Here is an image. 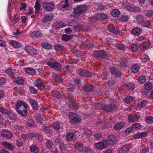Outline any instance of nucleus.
Segmentation results:
<instances>
[{"label":"nucleus","instance_id":"1","mask_svg":"<svg viewBox=\"0 0 153 153\" xmlns=\"http://www.w3.org/2000/svg\"><path fill=\"white\" fill-rule=\"evenodd\" d=\"M16 108L18 112L23 115L26 114L27 106L25 103L23 102H19L16 105Z\"/></svg>","mask_w":153,"mask_h":153},{"label":"nucleus","instance_id":"2","mask_svg":"<svg viewBox=\"0 0 153 153\" xmlns=\"http://www.w3.org/2000/svg\"><path fill=\"white\" fill-rule=\"evenodd\" d=\"M109 144V141L107 140H105L102 142L97 143L95 145V147L97 149L103 150L107 147Z\"/></svg>","mask_w":153,"mask_h":153},{"label":"nucleus","instance_id":"3","mask_svg":"<svg viewBox=\"0 0 153 153\" xmlns=\"http://www.w3.org/2000/svg\"><path fill=\"white\" fill-rule=\"evenodd\" d=\"M122 7L126 9V10H128L131 11L136 12L139 10V8L134 6V5L131 6L127 2L124 3L122 5Z\"/></svg>","mask_w":153,"mask_h":153},{"label":"nucleus","instance_id":"4","mask_svg":"<svg viewBox=\"0 0 153 153\" xmlns=\"http://www.w3.org/2000/svg\"><path fill=\"white\" fill-rule=\"evenodd\" d=\"M69 115L71 119V122L72 124H75L76 122H79L81 121L80 118L78 117L76 114L71 112L69 113Z\"/></svg>","mask_w":153,"mask_h":153},{"label":"nucleus","instance_id":"5","mask_svg":"<svg viewBox=\"0 0 153 153\" xmlns=\"http://www.w3.org/2000/svg\"><path fill=\"white\" fill-rule=\"evenodd\" d=\"M43 7L44 9L48 10H51L54 8L53 4L48 2L44 3L43 4Z\"/></svg>","mask_w":153,"mask_h":153},{"label":"nucleus","instance_id":"6","mask_svg":"<svg viewBox=\"0 0 153 153\" xmlns=\"http://www.w3.org/2000/svg\"><path fill=\"white\" fill-rule=\"evenodd\" d=\"M25 50L26 52L30 54H36V50L31 46H26L25 48Z\"/></svg>","mask_w":153,"mask_h":153},{"label":"nucleus","instance_id":"7","mask_svg":"<svg viewBox=\"0 0 153 153\" xmlns=\"http://www.w3.org/2000/svg\"><path fill=\"white\" fill-rule=\"evenodd\" d=\"M34 85L39 89L42 90L44 88V85L41 80L37 79L34 82Z\"/></svg>","mask_w":153,"mask_h":153},{"label":"nucleus","instance_id":"8","mask_svg":"<svg viewBox=\"0 0 153 153\" xmlns=\"http://www.w3.org/2000/svg\"><path fill=\"white\" fill-rule=\"evenodd\" d=\"M140 118L138 115L136 114L130 115L128 116V120L131 122H134L138 120Z\"/></svg>","mask_w":153,"mask_h":153},{"label":"nucleus","instance_id":"9","mask_svg":"<svg viewBox=\"0 0 153 153\" xmlns=\"http://www.w3.org/2000/svg\"><path fill=\"white\" fill-rule=\"evenodd\" d=\"M81 13L79 10L78 7L77 6L74 9L73 12L71 14V16L73 17H78Z\"/></svg>","mask_w":153,"mask_h":153},{"label":"nucleus","instance_id":"10","mask_svg":"<svg viewBox=\"0 0 153 153\" xmlns=\"http://www.w3.org/2000/svg\"><path fill=\"white\" fill-rule=\"evenodd\" d=\"M111 73L115 76H119L121 75V72L116 68L113 67L110 69Z\"/></svg>","mask_w":153,"mask_h":153},{"label":"nucleus","instance_id":"11","mask_svg":"<svg viewBox=\"0 0 153 153\" xmlns=\"http://www.w3.org/2000/svg\"><path fill=\"white\" fill-rule=\"evenodd\" d=\"M1 136L4 137L8 138H10L12 137V135L9 131H3L1 133Z\"/></svg>","mask_w":153,"mask_h":153},{"label":"nucleus","instance_id":"12","mask_svg":"<svg viewBox=\"0 0 153 153\" xmlns=\"http://www.w3.org/2000/svg\"><path fill=\"white\" fill-rule=\"evenodd\" d=\"M68 0H63L59 5L60 6V9L61 10L66 8L68 6L69 4H68Z\"/></svg>","mask_w":153,"mask_h":153},{"label":"nucleus","instance_id":"13","mask_svg":"<svg viewBox=\"0 0 153 153\" xmlns=\"http://www.w3.org/2000/svg\"><path fill=\"white\" fill-rule=\"evenodd\" d=\"M83 146L80 142L76 143L75 146V150L78 152H79L83 150Z\"/></svg>","mask_w":153,"mask_h":153},{"label":"nucleus","instance_id":"14","mask_svg":"<svg viewBox=\"0 0 153 153\" xmlns=\"http://www.w3.org/2000/svg\"><path fill=\"white\" fill-rule=\"evenodd\" d=\"M141 32V30L140 28L137 27L134 28L132 30V33L137 36L140 35Z\"/></svg>","mask_w":153,"mask_h":153},{"label":"nucleus","instance_id":"15","mask_svg":"<svg viewBox=\"0 0 153 153\" xmlns=\"http://www.w3.org/2000/svg\"><path fill=\"white\" fill-rule=\"evenodd\" d=\"M31 36L33 37H39L42 36V34L40 31H34L30 34Z\"/></svg>","mask_w":153,"mask_h":153},{"label":"nucleus","instance_id":"16","mask_svg":"<svg viewBox=\"0 0 153 153\" xmlns=\"http://www.w3.org/2000/svg\"><path fill=\"white\" fill-rule=\"evenodd\" d=\"M147 135V133L146 132H143L135 134L134 137L135 139H140L146 137Z\"/></svg>","mask_w":153,"mask_h":153},{"label":"nucleus","instance_id":"17","mask_svg":"<svg viewBox=\"0 0 153 153\" xmlns=\"http://www.w3.org/2000/svg\"><path fill=\"white\" fill-rule=\"evenodd\" d=\"M11 45L14 48H18L21 47V44L18 42L13 40L10 41Z\"/></svg>","mask_w":153,"mask_h":153},{"label":"nucleus","instance_id":"18","mask_svg":"<svg viewBox=\"0 0 153 153\" xmlns=\"http://www.w3.org/2000/svg\"><path fill=\"white\" fill-rule=\"evenodd\" d=\"M53 17V15L52 14L46 15L44 16L42 21L44 22H48L51 20Z\"/></svg>","mask_w":153,"mask_h":153},{"label":"nucleus","instance_id":"19","mask_svg":"<svg viewBox=\"0 0 153 153\" xmlns=\"http://www.w3.org/2000/svg\"><path fill=\"white\" fill-rule=\"evenodd\" d=\"M25 71L27 74L30 75H33L35 74L34 70L31 68L27 67L25 69Z\"/></svg>","mask_w":153,"mask_h":153},{"label":"nucleus","instance_id":"20","mask_svg":"<svg viewBox=\"0 0 153 153\" xmlns=\"http://www.w3.org/2000/svg\"><path fill=\"white\" fill-rule=\"evenodd\" d=\"M66 137L68 141H72L75 139V137L74 134L72 133H68L66 134Z\"/></svg>","mask_w":153,"mask_h":153},{"label":"nucleus","instance_id":"21","mask_svg":"<svg viewBox=\"0 0 153 153\" xmlns=\"http://www.w3.org/2000/svg\"><path fill=\"white\" fill-rule=\"evenodd\" d=\"M103 110L106 112L111 111L114 110V108L111 105H107L103 107Z\"/></svg>","mask_w":153,"mask_h":153},{"label":"nucleus","instance_id":"22","mask_svg":"<svg viewBox=\"0 0 153 153\" xmlns=\"http://www.w3.org/2000/svg\"><path fill=\"white\" fill-rule=\"evenodd\" d=\"M147 102L146 101L144 100H140L139 101L138 103L137 107L138 108L144 107L147 104Z\"/></svg>","mask_w":153,"mask_h":153},{"label":"nucleus","instance_id":"23","mask_svg":"<svg viewBox=\"0 0 153 153\" xmlns=\"http://www.w3.org/2000/svg\"><path fill=\"white\" fill-rule=\"evenodd\" d=\"M66 25V24L61 22H57L54 24V26H55L56 28H62L65 26Z\"/></svg>","mask_w":153,"mask_h":153},{"label":"nucleus","instance_id":"24","mask_svg":"<svg viewBox=\"0 0 153 153\" xmlns=\"http://www.w3.org/2000/svg\"><path fill=\"white\" fill-rule=\"evenodd\" d=\"M81 74L84 76H90V74L88 71L81 70L80 71Z\"/></svg>","mask_w":153,"mask_h":153},{"label":"nucleus","instance_id":"25","mask_svg":"<svg viewBox=\"0 0 153 153\" xmlns=\"http://www.w3.org/2000/svg\"><path fill=\"white\" fill-rule=\"evenodd\" d=\"M131 146L130 145H126L123 147L121 149L120 151L121 153H125L128 151L130 148Z\"/></svg>","mask_w":153,"mask_h":153},{"label":"nucleus","instance_id":"26","mask_svg":"<svg viewBox=\"0 0 153 153\" xmlns=\"http://www.w3.org/2000/svg\"><path fill=\"white\" fill-rule=\"evenodd\" d=\"M98 56L102 58H105L106 56L105 52L102 50L99 51L97 53Z\"/></svg>","mask_w":153,"mask_h":153},{"label":"nucleus","instance_id":"27","mask_svg":"<svg viewBox=\"0 0 153 153\" xmlns=\"http://www.w3.org/2000/svg\"><path fill=\"white\" fill-rule=\"evenodd\" d=\"M2 144L5 147L7 148L8 149L12 150L13 149V146L7 142H2Z\"/></svg>","mask_w":153,"mask_h":153},{"label":"nucleus","instance_id":"28","mask_svg":"<svg viewBox=\"0 0 153 153\" xmlns=\"http://www.w3.org/2000/svg\"><path fill=\"white\" fill-rule=\"evenodd\" d=\"M139 67L137 65L135 64L133 65L131 68V71L132 72L134 73L137 72L139 69Z\"/></svg>","mask_w":153,"mask_h":153},{"label":"nucleus","instance_id":"29","mask_svg":"<svg viewBox=\"0 0 153 153\" xmlns=\"http://www.w3.org/2000/svg\"><path fill=\"white\" fill-rule=\"evenodd\" d=\"M109 142L110 144H113L116 142V139L115 137L113 135H110L109 137Z\"/></svg>","mask_w":153,"mask_h":153},{"label":"nucleus","instance_id":"30","mask_svg":"<svg viewBox=\"0 0 153 153\" xmlns=\"http://www.w3.org/2000/svg\"><path fill=\"white\" fill-rule=\"evenodd\" d=\"M77 7H78L79 10L81 13L86 11L87 9V7L85 5H79L77 6Z\"/></svg>","mask_w":153,"mask_h":153},{"label":"nucleus","instance_id":"31","mask_svg":"<svg viewBox=\"0 0 153 153\" xmlns=\"http://www.w3.org/2000/svg\"><path fill=\"white\" fill-rule=\"evenodd\" d=\"M124 125L123 123H121L116 124L114 127V129L115 130H118L121 128Z\"/></svg>","mask_w":153,"mask_h":153},{"label":"nucleus","instance_id":"32","mask_svg":"<svg viewBox=\"0 0 153 153\" xmlns=\"http://www.w3.org/2000/svg\"><path fill=\"white\" fill-rule=\"evenodd\" d=\"M140 59L143 62H147L149 60V56L145 54L142 55L140 57Z\"/></svg>","mask_w":153,"mask_h":153},{"label":"nucleus","instance_id":"33","mask_svg":"<svg viewBox=\"0 0 153 153\" xmlns=\"http://www.w3.org/2000/svg\"><path fill=\"white\" fill-rule=\"evenodd\" d=\"M42 47L46 49H50L51 47V45L49 43L47 42H43L41 44Z\"/></svg>","mask_w":153,"mask_h":153},{"label":"nucleus","instance_id":"34","mask_svg":"<svg viewBox=\"0 0 153 153\" xmlns=\"http://www.w3.org/2000/svg\"><path fill=\"white\" fill-rule=\"evenodd\" d=\"M107 18V16L105 14L102 13L98 15L97 18L98 20L105 19Z\"/></svg>","mask_w":153,"mask_h":153},{"label":"nucleus","instance_id":"35","mask_svg":"<svg viewBox=\"0 0 153 153\" xmlns=\"http://www.w3.org/2000/svg\"><path fill=\"white\" fill-rule=\"evenodd\" d=\"M29 102L33 108L36 109L37 108V104L35 101L33 100H30L29 101Z\"/></svg>","mask_w":153,"mask_h":153},{"label":"nucleus","instance_id":"36","mask_svg":"<svg viewBox=\"0 0 153 153\" xmlns=\"http://www.w3.org/2000/svg\"><path fill=\"white\" fill-rule=\"evenodd\" d=\"M145 87L147 90H150L152 87V84L149 82H147L145 84Z\"/></svg>","mask_w":153,"mask_h":153},{"label":"nucleus","instance_id":"37","mask_svg":"<svg viewBox=\"0 0 153 153\" xmlns=\"http://www.w3.org/2000/svg\"><path fill=\"white\" fill-rule=\"evenodd\" d=\"M15 82L19 85H22L24 83V80L21 77H19L15 80Z\"/></svg>","mask_w":153,"mask_h":153},{"label":"nucleus","instance_id":"38","mask_svg":"<svg viewBox=\"0 0 153 153\" xmlns=\"http://www.w3.org/2000/svg\"><path fill=\"white\" fill-rule=\"evenodd\" d=\"M53 66L52 67V68H54L56 70H59L61 68V65L58 62H54Z\"/></svg>","mask_w":153,"mask_h":153},{"label":"nucleus","instance_id":"39","mask_svg":"<svg viewBox=\"0 0 153 153\" xmlns=\"http://www.w3.org/2000/svg\"><path fill=\"white\" fill-rule=\"evenodd\" d=\"M138 46L137 45L134 44L131 45V50L132 51L134 52H137L138 50Z\"/></svg>","mask_w":153,"mask_h":153},{"label":"nucleus","instance_id":"40","mask_svg":"<svg viewBox=\"0 0 153 153\" xmlns=\"http://www.w3.org/2000/svg\"><path fill=\"white\" fill-rule=\"evenodd\" d=\"M140 24L143 26L146 27H148L150 25V23L149 22H147L143 20L141 21Z\"/></svg>","mask_w":153,"mask_h":153},{"label":"nucleus","instance_id":"41","mask_svg":"<svg viewBox=\"0 0 153 153\" xmlns=\"http://www.w3.org/2000/svg\"><path fill=\"white\" fill-rule=\"evenodd\" d=\"M40 4L38 0H36L34 6L36 12H38L40 9Z\"/></svg>","mask_w":153,"mask_h":153},{"label":"nucleus","instance_id":"42","mask_svg":"<svg viewBox=\"0 0 153 153\" xmlns=\"http://www.w3.org/2000/svg\"><path fill=\"white\" fill-rule=\"evenodd\" d=\"M62 40L67 41L70 39V36L68 35L64 34L62 36Z\"/></svg>","mask_w":153,"mask_h":153},{"label":"nucleus","instance_id":"43","mask_svg":"<svg viewBox=\"0 0 153 153\" xmlns=\"http://www.w3.org/2000/svg\"><path fill=\"white\" fill-rule=\"evenodd\" d=\"M30 151L33 153H36L38 151L37 147L34 145L30 146Z\"/></svg>","mask_w":153,"mask_h":153},{"label":"nucleus","instance_id":"44","mask_svg":"<svg viewBox=\"0 0 153 153\" xmlns=\"http://www.w3.org/2000/svg\"><path fill=\"white\" fill-rule=\"evenodd\" d=\"M94 87L91 85H88L86 86L84 88V90L86 91H90L92 90Z\"/></svg>","mask_w":153,"mask_h":153},{"label":"nucleus","instance_id":"45","mask_svg":"<svg viewBox=\"0 0 153 153\" xmlns=\"http://www.w3.org/2000/svg\"><path fill=\"white\" fill-rule=\"evenodd\" d=\"M146 122L148 124L153 123V117L152 116H148L146 118Z\"/></svg>","mask_w":153,"mask_h":153},{"label":"nucleus","instance_id":"46","mask_svg":"<svg viewBox=\"0 0 153 153\" xmlns=\"http://www.w3.org/2000/svg\"><path fill=\"white\" fill-rule=\"evenodd\" d=\"M111 14L113 16H117L120 14V11L117 10H114L112 11Z\"/></svg>","mask_w":153,"mask_h":153},{"label":"nucleus","instance_id":"47","mask_svg":"<svg viewBox=\"0 0 153 153\" xmlns=\"http://www.w3.org/2000/svg\"><path fill=\"white\" fill-rule=\"evenodd\" d=\"M54 47L56 51H62L63 49V47L60 45H54Z\"/></svg>","mask_w":153,"mask_h":153},{"label":"nucleus","instance_id":"48","mask_svg":"<svg viewBox=\"0 0 153 153\" xmlns=\"http://www.w3.org/2000/svg\"><path fill=\"white\" fill-rule=\"evenodd\" d=\"M108 30L111 32L115 33V28L114 26L112 25L108 26Z\"/></svg>","mask_w":153,"mask_h":153},{"label":"nucleus","instance_id":"49","mask_svg":"<svg viewBox=\"0 0 153 153\" xmlns=\"http://www.w3.org/2000/svg\"><path fill=\"white\" fill-rule=\"evenodd\" d=\"M141 45L143 47V48H146L150 47L151 44L149 42H144L142 43Z\"/></svg>","mask_w":153,"mask_h":153},{"label":"nucleus","instance_id":"50","mask_svg":"<svg viewBox=\"0 0 153 153\" xmlns=\"http://www.w3.org/2000/svg\"><path fill=\"white\" fill-rule=\"evenodd\" d=\"M134 99L131 97H128L125 99V102L127 103H130L132 102Z\"/></svg>","mask_w":153,"mask_h":153},{"label":"nucleus","instance_id":"51","mask_svg":"<svg viewBox=\"0 0 153 153\" xmlns=\"http://www.w3.org/2000/svg\"><path fill=\"white\" fill-rule=\"evenodd\" d=\"M0 111L1 112L2 114H4L5 115H7V114L8 113V111L7 109L3 107L0 108Z\"/></svg>","mask_w":153,"mask_h":153},{"label":"nucleus","instance_id":"52","mask_svg":"<svg viewBox=\"0 0 153 153\" xmlns=\"http://www.w3.org/2000/svg\"><path fill=\"white\" fill-rule=\"evenodd\" d=\"M138 80L140 82L143 83L146 81V78L144 76H141L139 78Z\"/></svg>","mask_w":153,"mask_h":153},{"label":"nucleus","instance_id":"53","mask_svg":"<svg viewBox=\"0 0 153 153\" xmlns=\"http://www.w3.org/2000/svg\"><path fill=\"white\" fill-rule=\"evenodd\" d=\"M52 126L56 130H58L59 129V126L57 123H54L52 125Z\"/></svg>","mask_w":153,"mask_h":153},{"label":"nucleus","instance_id":"54","mask_svg":"<svg viewBox=\"0 0 153 153\" xmlns=\"http://www.w3.org/2000/svg\"><path fill=\"white\" fill-rule=\"evenodd\" d=\"M131 126L132 128V129L133 130H137L140 128V126L139 124L136 123Z\"/></svg>","mask_w":153,"mask_h":153},{"label":"nucleus","instance_id":"55","mask_svg":"<svg viewBox=\"0 0 153 153\" xmlns=\"http://www.w3.org/2000/svg\"><path fill=\"white\" fill-rule=\"evenodd\" d=\"M128 19V16H122L120 18L121 21L124 22L127 21Z\"/></svg>","mask_w":153,"mask_h":153},{"label":"nucleus","instance_id":"56","mask_svg":"<svg viewBox=\"0 0 153 153\" xmlns=\"http://www.w3.org/2000/svg\"><path fill=\"white\" fill-rule=\"evenodd\" d=\"M145 14L147 16H150L153 14V10H147L145 11Z\"/></svg>","mask_w":153,"mask_h":153},{"label":"nucleus","instance_id":"57","mask_svg":"<svg viewBox=\"0 0 153 153\" xmlns=\"http://www.w3.org/2000/svg\"><path fill=\"white\" fill-rule=\"evenodd\" d=\"M131 126L129 128H128L126 129L124 131L125 133L127 134L131 132L133 130Z\"/></svg>","mask_w":153,"mask_h":153},{"label":"nucleus","instance_id":"58","mask_svg":"<svg viewBox=\"0 0 153 153\" xmlns=\"http://www.w3.org/2000/svg\"><path fill=\"white\" fill-rule=\"evenodd\" d=\"M30 91L33 94H35L37 92V90L33 87H31L30 88Z\"/></svg>","mask_w":153,"mask_h":153},{"label":"nucleus","instance_id":"59","mask_svg":"<svg viewBox=\"0 0 153 153\" xmlns=\"http://www.w3.org/2000/svg\"><path fill=\"white\" fill-rule=\"evenodd\" d=\"M92 150L90 148L86 147L84 150V153H92Z\"/></svg>","mask_w":153,"mask_h":153},{"label":"nucleus","instance_id":"60","mask_svg":"<svg viewBox=\"0 0 153 153\" xmlns=\"http://www.w3.org/2000/svg\"><path fill=\"white\" fill-rule=\"evenodd\" d=\"M27 124L30 127L33 126L34 125V122L32 120H29L27 122Z\"/></svg>","mask_w":153,"mask_h":153},{"label":"nucleus","instance_id":"61","mask_svg":"<svg viewBox=\"0 0 153 153\" xmlns=\"http://www.w3.org/2000/svg\"><path fill=\"white\" fill-rule=\"evenodd\" d=\"M53 144L52 142L49 140L46 143V145L48 148L50 149L51 148V146Z\"/></svg>","mask_w":153,"mask_h":153},{"label":"nucleus","instance_id":"62","mask_svg":"<svg viewBox=\"0 0 153 153\" xmlns=\"http://www.w3.org/2000/svg\"><path fill=\"white\" fill-rule=\"evenodd\" d=\"M13 71L11 69H9L5 71V72L9 75H11L13 73Z\"/></svg>","mask_w":153,"mask_h":153},{"label":"nucleus","instance_id":"63","mask_svg":"<svg viewBox=\"0 0 153 153\" xmlns=\"http://www.w3.org/2000/svg\"><path fill=\"white\" fill-rule=\"evenodd\" d=\"M65 32L67 34H70L72 32V30L70 28H67L65 30Z\"/></svg>","mask_w":153,"mask_h":153},{"label":"nucleus","instance_id":"64","mask_svg":"<svg viewBox=\"0 0 153 153\" xmlns=\"http://www.w3.org/2000/svg\"><path fill=\"white\" fill-rule=\"evenodd\" d=\"M84 134L87 136H90L91 134V132L89 130L86 129L85 130Z\"/></svg>","mask_w":153,"mask_h":153}]
</instances>
